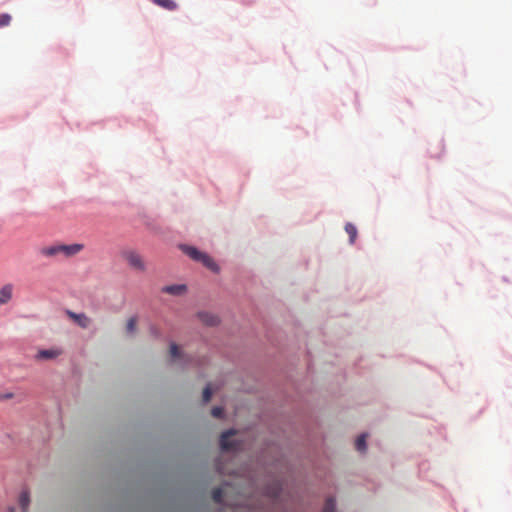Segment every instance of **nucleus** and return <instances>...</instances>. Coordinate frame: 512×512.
I'll use <instances>...</instances> for the list:
<instances>
[{
  "label": "nucleus",
  "instance_id": "nucleus-1",
  "mask_svg": "<svg viewBox=\"0 0 512 512\" xmlns=\"http://www.w3.org/2000/svg\"><path fill=\"white\" fill-rule=\"evenodd\" d=\"M84 248L83 244L74 243L70 245L55 244L51 246H44L40 249V254L46 258H56L62 256L70 258L80 253Z\"/></svg>",
  "mask_w": 512,
  "mask_h": 512
},
{
  "label": "nucleus",
  "instance_id": "nucleus-2",
  "mask_svg": "<svg viewBox=\"0 0 512 512\" xmlns=\"http://www.w3.org/2000/svg\"><path fill=\"white\" fill-rule=\"evenodd\" d=\"M181 250L196 262H201L206 268L213 272H218L219 267L215 261L206 253L198 250L193 246L182 245Z\"/></svg>",
  "mask_w": 512,
  "mask_h": 512
},
{
  "label": "nucleus",
  "instance_id": "nucleus-3",
  "mask_svg": "<svg viewBox=\"0 0 512 512\" xmlns=\"http://www.w3.org/2000/svg\"><path fill=\"white\" fill-rule=\"evenodd\" d=\"M123 259L129 266L138 271H145L146 266L142 256L135 250L129 249L122 253Z\"/></svg>",
  "mask_w": 512,
  "mask_h": 512
},
{
  "label": "nucleus",
  "instance_id": "nucleus-4",
  "mask_svg": "<svg viewBox=\"0 0 512 512\" xmlns=\"http://www.w3.org/2000/svg\"><path fill=\"white\" fill-rule=\"evenodd\" d=\"M236 434V430L231 429L221 434L220 437V446L224 451H230L236 449V445L234 442L230 440L232 436Z\"/></svg>",
  "mask_w": 512,
  "mask_h": 512
},
{
  "label": "nucleus",
  "instance_id": "nucleus-5",
  "mask_svg": "<svg viewBox=\"0 0 512 512\" xmlns=\"http://www.w3.org/2000/svg\"><path fill=\"white\" fill-rule=\"evenodd\" d=\"M62 353H63V351L60 348L44 349V350H40L37 353L36 359H38V360H51V359L57 358Z\"/></svg>",
  "mask_w": 512,
  "mask_h": 512
},
{
  "label": "nucleus",
  "instance_id": "nucleus-6",
  "mask_svg": "<svg viewBox=\"0 0 512 512\" xmlns=\"http://www.w3.org/2000/svg\"><path fill=\"white\" fill-rule=\"evenodd\" d=\"M67 315L69 316L70 319H72L75 323H77L81 328H87L90 323H91V320L90 318L85 315L84 313H75V312H72V311H67Z\"/></svg>",
  "mask_w": 512,
  "mask_h": 512
},
{
  "label": "nucleus",
  "instance_id": "nucleus-7",
  "mask_svg": "<svg viewBox=\"0 0 512 512\" xmlns=\"http://www.w3.org/2000/svg\"><path fill=\"white\" fill-rule=\"evenodd\" d=\"M13 285L6 284L0 289V306L7 304L13 297Z\"/></svg>",
  "mask_w": 512,
  "mask_h": 512
},
{
  "label": "nucleus",
  "instance_id": "nucleus-8",
  "mask_svg": "<svg viewBox=\"0 0 512 512\" xmlns=\"http://www.w3.org/2000/svg\"><path fill=\"white\" fill-rule=\"evenodd\" d=\"M198 318L202 323L208 326H215L219 323V318L215 314L208 312H200L198 313Z\"/></svg>",
  "mask_w": 512,
  "mask_h": 512
},
{
  "label": "nucleus",
  "instance_id": "nucleus-9",
  "mask_svg": "<svg viewBox=\"0 0 512 512\" xmlns=\"http://www.w3.org/2000/svg\"><path fill=\"white\" fill-rule=\"evenodd\" d=\"M186 291L185 285H170L163 288V292L171 295H181Z\"/></svg>",
  "mask_w": 512,
  "mask_h": 512
},
{
  "label": "nucleus",
  "instance_id": "nucleus-10",
  "mask_svg": "<svg viewBox=\"0 0 512 512\" xmlns=\"http://www.w3.org/2000/svg\"><path fill=\"white\" fill-rule=\"evenodd\" d=\"M30 504V495L28 491H22L19 496V505L23 512H27Z\"/></svg>",
  "mask_w": 512,
  "mask_h": 512
},
{
  "label": "nucleus",
  "instance_id": "nucleus-11",
  "mask_svg": "<svg viewBox=\"0 0 512 512\" xmlns=\"http://www.w3.org/2000/svg\"><path fill=\"white\" fill-rule=\"evenodd\" d=\"M153 2L169 11H173L177 8V4L174 0H153Z\"/></svg>",
  "mask_w": 512,
  "mask_h": 512
},
{
  "label": "nucleus",
  "instance_id": "nucleus-12",
  "mask_svg": "<svg viewBox=\"0 0 512 512\" xmlns=\"http://www.w3.org/2000/svg\"><path fill=\"white\" fill-rule=\"evenodd\" d=\"M345 231L349 235L350 243H354L357 237V228L352 223H347Z\"/></svg>",
  "mask_w": 512,
  "mask_h": 512
},
{
  "label": "nucleus",
  "instance_id": "nucleus-13",
  "mask_svg": "<svg viewBox=\"0 0 512 512\" xmlns=\"http://www.w3.org/2000/svg\"><path fill=\"white\" fill-rule=\"evenodd\" d=\"M367 434H361L355 441V447L358 451L364 452L366 450Z\"/></svg>",
  "mask_w": 512,
  "mask_h": 512
},
{
  "label": "nucleus",
  "instance_id": "nucleus-14",
  "mask_svg": "<svg viewBox=\"0 0 512 512\" xmlns=\"http://www.w3.org/2000/svg\"><path fill=\"white\" fill-rule=\"evenodd\" d=\"M136 326H137V317H131L128 319L126 324V331L128 334L132 335L136 332Z\"/></svg>",
  "mask_w": 512,
  "mask_h": 512
},
{
  "label": "nucleus",
  "instance_id": "nucleus-15",
  "mask_svg": "<svg viewBox=\"0 0 512 512\" xmlns=\"http://www.w3.org/2000/svg\"><path fill=\"white\" fill-rule=\"evenodd\" d=\"M223 498V489L221 487L215 488L212 491V499L215 503L220 504L222 503Z\"/></svg>",
  "mask_w": 512,
  "mask_h": 512
},
{
  "label": "nucleus",
  "instance_id": "nucleus-16",
  "mask_svg": "<svg viewBox=\"0 0 512 512\" xmlns=\"http://www.w3.org/2000/svg\"><path fill=\"white\" fill-rule=\"evenodd\" d=\"M336 504L334 498L330 497L326 500L322 512H335Z\"/></svg>",
  "mask_w": 512,
  "mask_h": 512
},
{
  "label": "nucleus",
  "instance_id": "nucleus-17",
  "mask_svg": "<svg viewBox=\"0 0 512 512\" xmlns=\"http://www.w3.org/2000/svg\"><path fill=\"white\" fill-rule=\"evenodd\" d=\"M170 356L173 359H177V358L181 357V352L179 350V347L175 343H172L170 345Z\"/></svg>",
  "mask_w": 512,
  "mask_h": 512
},
{
  "label": "nucleus",
  "instance_id": "nucleus-18",
  "mask_svg": "<svg viewBox=\"0 0 512 512\" xmlns=\"http://www.w3.org/2000/svg\"><path fill=\"white\" fill-rule=\"evenodd\" d=\"M11 22V16L7 13L0 14V28L8 26Z\"/></svg>",
  "mask_w": 512,
  "mask_h": 512
},
{
  "label": "nucleus",
  "instance_id": "nucleus-19",
  "mask_svg": "<svg viewBox=\"0 0 512 512\" xmlns=\"http://www.w3.org/2000/svg\"><path fill=\"white\" fill-rule=\"evenodd\" d=\"M212 393H213V391H212L210 385H207L203 390V401L209 402L211 399Z\"/></svg>",
  "mask_w": 512,
  "mask_h": 512
},
{
  "label": "nucleus",
  "instance_id": "nucleus-20",
  "mask_svg": "<svg viewBox=\"0 0 512 512\" xmlns=\"http://www.w3.org/2000/svg\"><path fill=\"white\" fill-rule=\"evenodd\" d=\"M223 408L222 407H214L212 410H211V414L213 417H216V418H220L222 415H223Z\"/></svg>",
  "mask_w": 512,
  "mask_h": 512
},
{
  "label": "nucleus",
  "instance_id": "nucleus-21",
  "mask_svg": "<svg viewBox=\"0 0 512 512\" xmlns=\"http://www.w3.org/2000/svg\"><path fill=\"white\" fill-rule=\"evenodd\" d=\"M8 512H16L14 507H9Z\"/></svg>",
  "mask_w": 512,
  "mask_h": 512
}]
</instances>
